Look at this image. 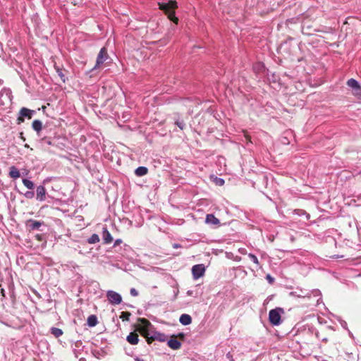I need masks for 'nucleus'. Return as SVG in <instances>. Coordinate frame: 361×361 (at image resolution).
Wrapping results in <instances>:
<instances>
[{"mask_svg": "<svg viewBox=\"0 0 361 361\" xmlns=\"http://www.w3.org/2000/svg\"><path fill=\"white\" fill-rule=\"evenodd\" d=\"M267 279L269 281V283H272L274 281V278H272L269 274L267 276Z\"/></svg>", "mask_w": 361, "mask_h": 361, "instance_id": "72a5a7b5", "label": "nucleus"}, {"mask_svg": "<svg viewBox=\"0 0 361 361\" xmlns=\"http://www.w3.org/2000/svg\"><path fill=\"white\" fill-rule=\"evenodd\" d=\"M355 97H357L359 99H361V85L357 90V91L353 94Z\"/></svg>", "mask_w": 361, "mask_h": 361, "instance_id": "bb28decb", "label": "nucleus"}, {"mask_svg": "<svg viewBox=\"0 0 361 361\" xmlns=\"http://www.w3.org/2000/svg\"><path fill=\"white\" fill-rule=\"evenodd\" d=\"M9 176L13 179H16L20 176V173L16 166H12L9 168Z\"/></svg>", "mask_w": 361, "mask_h": 361, "instance_id": "dca6fc26", "label": "nucleus"}, {"mask_svg": "<svg viewBox=\"0 0 361 361\" xmlns=\"http://www.w3.org/2000/svg\"><path fill=\"white\" fill-rule=\"evenodd\" d=\"M159 9L164 11L167 14L170 20L175 23H178V18L175 16L174 9L177 7V3L175 1H169L167 3H159Z\"/></svg>", "mask_w": 361, "mask_h": 361, "instance_id": "f257e3e1", "label": "nucleus"}, {"mask_svg": "<svg viewBox=\"0 0 361 361\" xmlns=\"http://www.w3.org/2000/svg\"><path fill=\"white\" fill-rule=\"evenodd\" d=\"M130 293L132 296H134V297H136L138 295V291L134 288H132L130 289Z\"/></svg>", "mask_w": 361, "mask_h": 361, "instance_id": "c85d7f7f", "label": "nucleus"}, {"mask_svg": "<svg viewBox=\"0 0 361 361\" xmlns=\"http://www.w3.org/2000/svg\"><path fill=\"white\" fill-rule=\"evenodd\" d=\"M102 238L104 244H109L113 241V238L106 227H103Z\"/></svg>", "mask_w": 361, "mask_h": 361, "instance_id": "f8f14e48", "label": "nucleus"}, {"mask_svg": "<svg viewBox=\"0 0 361 361\" xmlns=\"http://www.w3.org/2000/svg\"><path fill=\"white\" fill-rule=\"evenodd\" d=\"M346 85L352 89V94H354L360 86V83L354 78L348 80Z\"/></svg>", "mask_w": 361, "mask_h": 361, "instance_id": "9b49d317", "label": "nucleus"}, {"mask_svg": "<svg viewBox=\"0 0 361 361\" xmlns=\"http://www.w3.org/2000/svg\"><path fill=\"white\" fill-rule=\"evenodd\" d=\"M175 124L181 130H183L185 126V122L183 121V120L178 119L176 121Z\"/></svg>", "mask_w": 361, "mask_h": 361, "instance_id": "393cba45", "label": "nucleus"}, {"mask_svg": "<svg viewBox=\"0 0 361 361\" xmlns=\"http://www.w3.org/2000/svg\"><path fill=\"white\" fill-rule=\"evenodd\" d=\"M100 240V238H99V236L96 234V233H94L92 234L88 239H87V242L88 243L90 244H94V243H97L98 242H99Z\"/></svg>", "mask_w": 361, "mask_h": 361, "instance_id": "412c9836", "label": "nucleus"}, {"mask_svg": "<svg viewBox=\"0 0 361 361\" xmlns=\"http://www.w3.org/2000/svg\"><path fill=\"white\" fill-rule=\"evenodd\" d=\"M98 323L97 317L94 314H91L87 317V324L90 327L95 326Z\"/></svg>", "mask_w": 361, "mask_h": 361, "instance_id": "a211bd4d", "label": "nucleus"}, {"mask_svg": "<svg viewBox=\"0 0 361 361\" xmlns=\"http://www.w3.org/2000/svg\"><path fill=\"white\" fill-rule=\"evenodd\" d=\"M32 128L39 135L42 129V122L37 119L34 120L32 123Z\"/></svg>", "mask_w": 361, "mask_h": 361, "instance_id": "f3484780", "label": "nucleus"}, {"mask_svg": "<svg viewBox=\"0 0 361 361\" xmlns=\"http://www.w3.org/2000/svg\"><path fill=\"white\" fill-rule=\"evenodd\" d=\"M206 223L212 225H219L220 224L219 220L214 216V214H209L206 216Z\"/></svg>", "mask_w": 361, "mask_h": 361, "instance_id": "2eb2a0df", "label": "nucleus"}, {"mask_svg": "<svg viewBox=\"0 0 361 361\" xmlns=\"http://www.w3.org/2000/svg\"><path fill=\"white\" fill-rule=\"evenodd\" d=\"M125 315H130V313H128V312H122V315H121V318L123 320H125V319H128V318L126 317V316Z\"/></svg>", "mask_w": 361, "mask_h": 361, "instance_id": "473e14b6", "label": "nucleus"}, {"mask_svg": "<svg viewBox=\"0 0 361 361\" xmlns=\"http://www.w3.org/2000/svg\"><path fill=\"white\" fill-rule=\"evenodd\" d=\"M22 182L23 183V185L27 188V189H30V190H32L35 187V184L32 181L27 179V178H23L22 180Z\"/></svg>", "mask_w": 361, "mask_h": 361, "instance_id": "4be33fe9", "label": "nucleus"}, {"mask_svg": "<svg viewBox=\"0 0 361 361\" xmlns=\"http://www.w3.org/2000/svg\"><path fill=\"white\" fill-rule=\"evenodd\" d=\"M141 322H142V324L146 326L147 327L148 326H151V324L150 322L147 320L146 319H141Z\"/></svg>", "mask_w": 361, "mask_h": 361, "instance_id": "c756f323", "label": "nucleus"}, {"mask_svg": "<svg viewBox=\"0 0 361 361\" xmlns=\"http://www.w3.org/2000/svg\"><path fill=\"white\" fill-rule=\"evenodd\" d=\"M322 341L323 342H327L328 339H327V338H326V337H325V338H322Z\"/></svg>", "mask_w": 361, "mask_h": 361, "instance_id": "ea45409f", "label": "nucleus"}, {"mask_svg": "<svg viewBox=\"0 0 361 361\" xmlns=\"http://www.w3.org/2000/svg\"><path fill=\"white\" fill-rule=\"evenodd\" d=\"M248 257L257 266L259 265V260L254 254L250 253L248 254Z\"/></svg>", "mask_w": 361, "mask_h": 361, "instance_id": "b1692460", "label": "nucleus"}, {"mask_svg": "<svg viewBox=\"0 0 361 361\" xmlns=\"http://www.w3.org/2000/svg\"><path fill=\"white\" fill-rule=\"evenodd\" d=\"M360 173H361V171H360Z\"/></svg>", "mask_w": 361, "mask_h": 361, "instance_id": "c03bdc74", "label": "nucleus"}, {"mask_svg": "<svg viewBox=\"0 0 361 361\" xmlns=\"http://www.w3.org/2000/svg\"><path fill=\"white\" fill-rule=\"evenodd\" d=\"M167 344L173 350H178L181 347V343L174 336L168 341Z\"/></svg>", "mask_w": 361, "mask_h": 361, "instance_id": "9d476101", "label": "nucleus"}, {"mask_svg": "<svg viewBox=\"0 0 361 361\" xmlns=\"http://www.w3.org/2000/svg\"><path fill=\"white\" fill-rule=\"evenodd\" d=\"M192 293H193V291L192 290H188L187 291V295H192Z\"/></svg>", "mask_w": 361, "mask_h": 361, "instance_id": "e433bc0d", "label": "nucleus"}, {"mask_svg": "<svg viewBox=\"0 0 361 361\" xmlns=\"http://www.w3.org/2000/svg\"><path fill=\"white\" fill-rule=\"evenodd\" d=\"M24 196L27 199H32L35 196V193L32 191H27L24 193Z\"/></svg>", "mask_w": 361, "mask_h": 361, "instance_id": "a878e982", "label": "nucleus"}, {"mask_svg": "<svg viewBox=\"0 0 361 361\" xmlns=\"http://www.w3.org/2000/svg\"><path fill=\"white\" fill-rule=\"evenodd\" d=\"M205 272L204 265L202 264H195L192 267V274L195 279L202 277Z\"/></svg>", "mask_w": 361, "mask_h": 361, "instance_id": "423d86ee", "label": "nucleus"}, {"mask_svg": "<svg viewBox=\"0 0 361 361\" xmlns=\"http://www.w3.org/2000/svg\"><path fill=\"white\" fill-rule=\"evenodd\" d=\"M147 173L148 169L145 166H139L135 171V173L137 176H143L146 175Z\"/></svg>", "mask_w": 361, "mask_h": 361, "instance_id": "6ab92c4d", "label": "nucleus"}, {"mask_svg": "<svg viewBox=\"0 0 361 361\" xmlns=\"http://www.w3.org/2000/svg\"><path fill=\"white\" fill-rule=\"evenodd\" d=\"M50 332L56 338H59L63 335V331L61 329L56 327H51L50 329Z\"/></svg>", "mask_w": 361, "mask_h": 361, "instance_id": "aec40b11", "label": "nucleus"}, {"mask_svg": "<svg viewBox=\"0 0 361 361\" xmlns=\"http://www.w3.org/2000/svg\"><path fill=\"white\" fill-rule=\"evenodd\" d=\"M55 69H56V71L58 74V75L60 77V78L61 79V80L65 82H66V76L65 75L63 74V71L62 69H61L59 67H55Z\"/></svg>", "mask_w": 361, "mask_h": 361, "instance_id": "5701e85b", "label": "nucleus"}, {"mask_svg": "<svg viewBox=\"0 0 361 361\" xmlns=\"http://www.w3.org/2000/svg\"><path fill=\"white\" fill-rule=\"evenodd\" d=\"M107 58H108V54H107L106 49L105 47H102L98 54V56L97 57L96 65L94 67V68H97V67H99L102 64H103L104 63V61L107 59Z\"/></svg>", "mask_w": 361, "mask_h": 361, "instance_id": "0eeeda50", "label": "nucleus"}, {"mask_svg": "<svg viewBox=\"0 0 361 361\" xmlns=\"http://www.w3.org/2000/svg\"><path fill=\"white\" fill-rule=\"evenodd\" d=\"M20 137L23 140L25 141V138L23 137V133H20Z\"/></svg>", "mask_w": 361, "mask_h": 361, "instance_id": "4c0bfd02", "label": "nucleus"}, {"mask_svg": "<svg viewBox=\"0 0 361 361\" xmlns=\"http://www.w3.org/2000/svg\"><path fill=\"white\" fill-rule=\"evenodd\" d=\"M35 114V111L29 109L26 107H22L20 109L18 116L17 118V123L20 124L25 121V118L31 119Z\"/></svg>", "mask_w": 361, "mask_h": 361, "instance_id": "7ed1b4c3", "label": "nucleus"}, {"mask_svg": "<svg viewBox=\"0 0 361 361\" xmlns=\"http://www.w3.org/2000/svg\"><path fill=\"white\" fill-rule=\"evenodd\" d=\"M238 252L241 255H246L247 254V250L245 248H243V247L239 248Z\"/></svg>", "mask_w": 361, "mask_h": 361, "instance_id": "7c9ffc66", "label": "nucleus"}, {"mask_svg": "<svg viewBox=\"0 0 361 361\" xmlns=\"http://www.w3.org/2000/svg\"><path fill=\"white\" fill-rule=\"evenodd\" d=\"M25 147H27L28 148L29 145L26 144V145H25Z\"/></svg>", "mask_w": 361, "mask_h": 361, "instance_id": "37998d69", "label": "nucleus"}, {"mask_svg": "<svg viewBox=\"0 0 361 361\" xmlns=\"http://www.w3.org/2000/svg\"><path fill=\"white\" fill-rule=\"evenodd\" d=\"M122 243V240L121 239H117L115 240L114 242V247H116L118 246V245H120L121 243Z\"/></svg>", "mask_w": 361, "mask_h": 361, "instance_id": "2f4dec72", "label": "nucleus"}, {"mask_svg": "<svg viewBox=\"0 0 361 361\" xmlns=\"http://www.w3.org/2000/svg\"><path fill=\"white\" fill-rule=\"evenodd\" d=\"M135 361H145V360H143V359H141V358H140L138 357H135Z\"/></svg>", "mask_w": 361, "mask_h": 361, "instance_id": "c9c22d12", "label": "nucleus"}, {"mask_svg": "<svg viewBox=\"0 0 361 361\" xmlns=\"http://www.w3.org/2000/svg\"><path fill=\"white\" fill-rule=\"evenodd\" d=\"M290 294V295L296 296L298 298H305V297L310 298L312 294L315 297L321 296V292L319 290H313L311 292V293H310L307 290H299V291H298V290L293 291Z\"/></svg>", "mask_w": 361, "mask_h": 361, "instance_id": "20e7f679", "label": "nucleus"}, {"mask_svg": "<svg viewBox=\"0 0 361 361\" xmlns=\"http://www.w3.org/2000/svg\"><path fill=\"white\" fill-rule=\"evenodd\" d=\"M106 297L109 302L112 305H118L122 301L121 295L114 290H108L106 293Z\"/></svg>", "mask_w": 361, "mask_h": 361, "instance_id": "39448f33", "label": "nucleus"}, {"mask_svg": "<svg viewBox=\"0 0 361 361\" xmlns=\"http://www.w3.org/2000/svg\"><path fill=\"white\" fill-rule=\"evenodd\" d=\"M43 222L33 219H29L26 222V226L28 228L30 231L39 230Z\"/></svg>", "mask_w": 361, "mask_h": 361, "instance_id": "6e6552de", "label": "nucleus"}, {"mask_svg": "<svg viewBox=\"0 0 361 361\" xmlns=\"http://www.w3.org/2000/svg\"><path fill=\"white\" fill-rule=\"evenodd\" d=\"M127 341L131 345H136L139 342V337L137 333H130L126 338Z\"/></svg>", "mask_w": 361, "mask_h": 361, "instance_id": "ddd939ff", "label": "nucleus"}, {"mask_svg": "<svg viewBox=\"0 0 361 361\" xmlns=\"http://www.w3.org/2000/svg\"><path fill=\"white\" fill-rule=\"evenodd\" d=\"M224 180L221 178H216V183L218 185H223L224 184Z\"/></svg>", "mask_w": 361, "mask_h": 361, "instance_id": "cd10ccee", "label": "nucleus"}, {"mask_svg": "<svg viewBox=\"0 0 361 361\" xmlns=\"http://www.w3.org/2000/svg\"><path fill=\"white\" fill-rule=\"evenodd\" d=\"M182 247V246H181V245H180V244H178V243H174V244H173V248H176H176H180V247Z\"/></svg>", "mask_w": 361, "mask_h": 361, "instance_id": "f704fd0d", "label": "nucleus"}, {"mask_svg": "<svg viewBox=\"0 0 361 361\" xmlns=\"http://www.w3.org/2000/svg\"><path fill=\"white\" fill-rule=\"evenodd\" d=\"M320 300H321V297H319V299H317V304H319Z\"/></svg>", "mask_w": 361, "mask_h": 361, "instance_id": "79ce46f5", "label": "nucleus"}, {"mask_svg": "<svg viewBox=\"0 0 361 361\" xmlns=\"http://www.w3.org/2000/svg\"><path fill=\"white\" fill-rule=\"evenodd\" d=\"M315 335H316V336H317V338H319V339L320 338L319 333V332H317V333L315 334Z\"/></svg>", "mask_w": 361, "mask_h": 361, "instance_id": "a19ab883", "label": "nucleus"}, {"mask_svg": "<svg viewBox=\"0 0 361 361\" xmlns=\"http://www.w3.org/2000/svg\"><path fill=\"white\" fill-rule=\"evenodd\" d=\"M282 313H283V310L281 307L271 310L269 313V319L270 323L274 326H279L281 324V315Z\"/></svg>", "mask_w": 361, "mask_h": 361, "instance_id": "f03ea898", "label": "nucleus"}, {"mask_svg": "<svg viewBox=\"0 0 361 361\" xmlns=\"http://www.w3.org/2000/svg\"><path fill=\"white\" fill-rule=\"evenodd\" d=\"M179 322L181 324L187 326L191 324L192 317L188 314H183L179 318Z\"/></svg>", "mask_w": 361, "mask_h": 361, "instance_id": "4468645a", "label": "nucleus"}, {"mask_svg": "<svg viewBox=\"0 0 361 361\" xmlns=\"http://www.w3.org/2000/svg\"><path fill=\"white\" fill-rule=\"evenodd\" d=\"M46 189L43 185H39L36 190V199L38 201L43 202L46 199Z\"/></svg>", "mask_w": 361, "mask_h": 361, "instance_id": "1a4fd4ad", "label": "nucleus"}, {"mask_svg": "<svg viewBox=\"0 0 361 361\" xmlns=\"http://www.w3.org/2000/svg\"><path fill=\"white\" fill-rule=\"evenodd\" d=\"M226 357H227L228 358H231V357H232V355H231V353H227V354H226Z\"/></svg>", "mask_w": 361, "mask_h": 361, "instance_id": "58836bf2", "label": "nucleus"}]
</instances>
